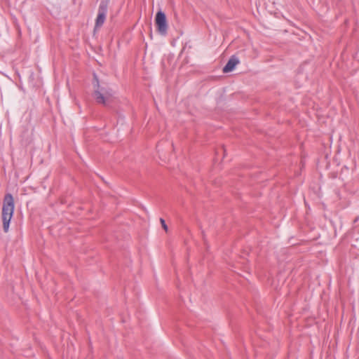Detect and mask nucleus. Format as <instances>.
<instances>
[{
  "label": "nucleus",
  "mask_w": 359,
  "mask_h": 359,
  "mask_svg": "<svg viewBox=\"0 0 359 359\" xmlns=\"http://www.w3.org/2000/svg\"><path fill=\"white\" fill-rule=\"evenodd\" d=\"M14 211V200L11 194L5 196L2 207L1 218L3 227L5 232L9 229V223L13 217Z\"/></svg>",
  "instance_id": "nucleus-1"
},
{
  "label": "nucleus",
  "mask_w": 359,
  "mask_h": 359,
  "mask_svg": "<svg viewBox=\"0 0 359 359\" xmlns=\"http://www.w3.org/2000/svg\"><path fill=\"white\" fill-rule=\"evenodd\" d=\"M94 96L97 102L105 104L113 95L112 90L104 83H100L96 78L93 83Z\"/></svg>",
  "instance_id": "nucleus-2"
},
{
  "label": "nucleus",
  "mask_w": 359,
  "mask_h": 359,
  "mask_svg": "<svg viewBox=\"0 0 359 359\" xmlns=\"http://www.w3.org/2000/svg\"><path fill=\"white\" fill-rule=\"evenodd\" d=\"M155 22L158 28V31L163 35H165L167 32L168 25L165 14L162 11H158L156 13Z\"/></svg>",
  "instance_id": "nucleus-3"
},
{
  "label": "nucleus",
  "mask_w": 359,
  "mask_h": 359,
  "mask_svg": "<svg viewBox=\"0 0 359 359\" xmlns=\"http://www.w3.org/2000/svg\"><path fill=\"white\" fill-rule=\"evenodd\" d=\"M107 10V5L106 3L100 4L98 10L97 17L95 20V30L98 29L104 23Z\"/></svg>",
  "instance_id": "nucleus-4"
},
{
  "label": "nucleus",
  "mask_w": 359,
  "mask_h": 359,
  "mask_svg": "<svg viewBox=\"0 0 359 359\" xmlns=\"http://www.w3.org/2000/svg\"><path fill=\"white\" fill-rule=\"evenodd\" d=\"M239 63V60L238 57L235 56H232L229 60L228 61L227 64L225 65V67L223 69L224 72H230L234 69L236 66Z\"/></svg>",
  "instance_id": "nucleus-5"
},
{
  "label": "nucleus",
  "mask_w": 359,
  "mask_h": 359,
  "mask_svg": "<svg viewBox=\"0 0 359 359\" xmlns=\"http://www.w3.org/2000/svg\"><path fill=\"white\" fill-rule=\"evenodd\" d=\"M161 224H162L163 228L165 231H168V226H167V225L165 224V221H164L163 219H161Z\"/></svg>",
  "instance_id": "nucleus-6"
}]
</instances>
